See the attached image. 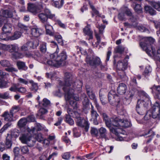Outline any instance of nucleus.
<instances>
[{
    "label": "nucleus",
    "instance_id": "nucleus-14",
    "mask_svg": "<svg viewBox=\"0 0 160 160\" xmlns=\"http://www.w3.org/2000/svg\"><path fill=\"white\" fill-rule=\"evenodd\" d=\"M110 132L112 133L115 134L117 137L116 140L118 141H122L123 138L122 136H120V134L123 133V131L120 128H114L113 127L111 128L110 129Z\"/></svg>",
    "mask_w": 160,
    "mask_h": 160
},
{
    "label": "nucleus",
    "instance_id": "nucleus-62",
    "mask_svg": "<svg viewBox=\"0 0 160 160\" xmlns=\"http://www.w3.org/2000/svg\"><path fill=\"white\" fill-rule=\"evenodd\" d=\"M56 40L58 41V43L61 44H62L63 43V40L62 39V36L61 35H57L55 36Z\"/></svg>",
    "mask_w": 160,
    "mask_h": 160
},
{
    "label": "nucleus",
    "instance_id": "nucleus-53",
    "mask_svg": "<svg viewBox=\"0 0 160 160\" xmlns=\"http://www.w3.org/2000/svg\"><path fill=\"white\" fill-rule=\"evenodd\" d=\"M13 56L14 58H22L24 57V55L23 53H22L18 52L17 51L14 54H13Z\"/></svg>",
    "mask_w": 160,
    "mask_h": 160
},
{
    "label": "nucleus",
    "instance_id": "nucleus-34",
    "mask_svg": "<svg viewBox=\"0 0 160 160\" xmlns=\"http://www.w3.org/2000/svg\"><path fill=\"white\" fill-rule=\"evenodd\" d=\"M27 120L25 118H21L18 122V125L20 128H22L25 126L27 123Z\"/></svg>",
    "mask_w": 160,
    "mask_h": 160
},
{
    "label": "nucleus",
    "instance_id": "nucleus-4",
    "mask_svg": "<svg viewBox=\"0 0 160 160\" xmlns=\"http://www.w3.org/2000/svg\"><path fill=\"white\" fill-rule=\"evenodd\" d=\"M65 88H63L65 92V99L67 101L69 102L70 104L74 109H76L78 108V105L77 101L79 100L77 96H75L74 94V89H71L69 91H66Z\"/></svg>",
    "mask_w": 160,
    "mask_h": 160
},
{
    "label": "nucleus",
    "instance_id": "nucleus-54",
    "mask_svg": "<svg viewBox=\"0 0 160 160\" xmlns=\"http://www.w3.org/2000/svg\"><path fill=\"white\" fill-rule=\"evenodd\" d=\"M124 50V48L121 46H118L115 49L116 52L120 53H122Z\"/></svg>",
    "mask_w": 160,
    "mask_h": 160
},
{
    "label": "nucleus",
    "instance_id": "nucleus-11",
    "mask_svg": "<svg viewBox=\"0 0 160 160\" xmlns=\"http://www.w3.org/2000/svg\"><path fill=\"white\" fill-rule=\"evenodd\" d=\"M76 122L78 126L84 128L86 131H88L89 127V124L87 120L84 119L83 118L81 117L77 120Z\"/></svg>",
    "mask_w": 160,
    "mask_h": 160
},
{
    "label": "nucleus",
    "instance_id": "nucleus-39",
    "mask_svg": "<svg viewBox=\"0 0 160 160\" xmlns=\"http://www.w3.org/2000/svg\"><path fill=\"white\" fill-rule=\"evenodd\" d=\"M35 139L34 138L30 137L25 144H28V146L29 147H32L35 145Z\"/></svg>",
    "mask_w": 160,
    "mask_h": 160
},
{
    "label": "nucleus",
    "instance_id": "nucleus-18",
    "mask_svg": "<svg viewBox=\"0 0 160 160\" xmlns=\"http://www.w3.org/2000/svg\"><path fill=\"white\" fill-rule=\"evenodd\" d=\"M88 63L91 66H95L100 65L101 62L99 58L96 56H94L92 59L88 61Z\"/></svg>",
    "mask_w": 160,
    "mask_h": 160
},
{
    "label": "nucleus",
    "instance_id": "nucleus-41",
    "mask_svg": "<svg viewBox=\"0 0 160 160\" xmlns=\"http://www.w3.org/2000/svg\"><path fill=\"white\" fill-rule=\"evenodd\" d=\"M5 145L7 148H9L12 145L11 137L8 136L6 138Z\"/></svg>",
    "mask_w": 160,
    "mask_h": 160
},
{
    "label": "nucleus",
    "instance_id": "nucleus-38",
    "mask_svg": "<svg viewBox=\"0 0 160 160\" xmlns=\"http://www.w3.org/2000/svg\"><path fill=\"white\" fill-rule=\"evenodd\" d=\"M71 116L66 114L65 116V122L71 125H73L74 124L73 120L71 118Z\"/></svg>",
    "mask_w": 160,
    "mask_h": 160
},
{
    "label": "nucleus",
    "instance_id": "nucleus-3",
    "mask_svg": "<svg viewBox=\"0 0 160 160\" xmlns=\"http://www.w3.org/2000/svg\"><path fill=\"white\" fill-rule=\"evenodd\" d=\"M143 93L142 99L138 101L136 106V110L137 113L140 115H143L146 113L147 107L150 103L148 95L145 92Z\"/></svg>",
    "mask_w": 160,
    "mask_h": 160
},
{
    "label": "nucleus",
    "instance_id": "nucleus-12",
    "mask_svg": "<svg viewBox=\"0 0 160 160\" xmlns=\"http://www.w3.org/2000/svg\"><path fill=\"white\" fill-rule=\"evenodd\" d=\"M2 117L4 118V120L6 121L11 122L15 121L18 118V115H15L14 116L12 114L8 111H6L2 115Z\"/></svg>",
    "mask_w": 160,
    "mask_h": 160
},
{
    "label": "nucleus",
    "instance_id": "nucleus-45",
    "mask_svg": "<svg viewBox=\"0 0 160 160\" xmlns=\"http://www.w3.org/2000/svg\"><path fill=\"white\" fill-rule=\"evenodd\" d=\"M11 98L9 92H5L4 93H0V98L7 99L10 98Z\"/></svg>",
    "mask_w": 160,
    "mask_h": 160
},
{
    "label": "nucleus",
    "instance_id": "nucleus-59",
    "mask_svg": "<svg viewBox=\"0 0 160 160\" xmlns=\"http://www.w3.org/2000/svg\"><path fill=\"white\" fill-rule=\"evenodd\" d=\"M18 82L20 84L27 85L28 83V81L26 79L20 78L18 79Z\"/></svg>",
    "mask_w": 160,
    "mask_h": 160
},
{
    "label": "nucleus",
    "instance_id": "nucleus-24",
    "mask_svg": "<svg viewBox=\"0 0 160 160\" xmlns=\"http://www.w3.org/2000/svg\"><path fill=\"white\" fill-rule=\"evenodd\" d=\"M30 137L27 133H23L20 135L19 139L22 143L26 144Z\"/></svg>",
    "mask_w": 160,
    "mask_h": 160
},
{
    "label": "nucleus",
    "instance_id": "nucleus-33",
    "mask_svg": "<svg viewBox=\"0 0 160 160\" xmlns=\"http://www.w3.org/2000/svg\"><path fill=\"white\" fill-rule=\"evenodd\" d=\"M150 4L152 6L158 11H160V2H156L154 1H151Z\"/></svg>",
    "mask_w": 160,
    "mask_h": 160
},
{
    "label": "nucleus",
    "instance_id": "nucleus-35",
    "mask_svg": "<svg viewBox=\"0 0 160 160\" xmlns=\"http://www.w3.org/2000/svg\"><path fill=\"white\" fill-rule=\"evenodd\" d=\"M87 0L88 4L90 5V7L92 10V17H93L94 15H96L97 16L101 17L100 15L99 14L98 11L93 6L90 5L88 0Z\"/></svg>",
    "mask_w": 160,
    "mask_h": 160
},
{
    "label": "nucleus",
    "instance_id": "nucleus-9",
    "mask_svg": "<svg viewBox=\"0 0 160 160\" xmlns=\"http://www.w3.org/2000/svg\"><path fill=\"white\" fill-rule=\"evenodd\" d=\"M127 62L125 61V60H119L118 62L117 65V68L119 71H122L123 74V75H121L120 73L118 72V75L121 78H123L126 75L124 71L127 69Z\"/></svg>",
    "mask_w": 160,
    "mask_h": 160
},
{
    "label": "nucleus",
    "instance_id": "nucleus-46",
    "mask_svg": "<svg viewBox=\"0 0 160 160\" xmlns=\"http://www.w3.org/2000/svg\"><path fill=\"white\" fill-rule=\"evenodd\" d=\"M21 151L23 154H28L29 152V148L27 146L21 147L20 148Z\"/></svg>",
    "mask_w": 160,
    "mask_h": 160
},
{
    "label": "nucleus",
    "instance_id": "nucleus-21",
    "mask_svg": "<svg viewBox=\"0 0 160 160\" xmlns=\"http://www.w3.org/2000/svg\"><path fill=\"white\" fill-rule=\"evenodd\" d=\"M1 16L6 18H11L12 16V13L8 10H2L0 12Z\"/></svg>",
    "mask_w": 160,
    "mask_h": 160
},
{
    "label": "nucleus",
    "instance_id": "nucleus-47",
    "mask_svg": "<svg viewBox=\"0 0 160 160\" xmlns=\"http://www.w3.org/2000/svg\"><path fill=\"white\" fill-rule=\"evenodd\" d=\"M152 90V92L154 93L155 91H156L157 93H160V86H157L155 85H153L150 88Z\"/></svg>",
    "mask_w": 160,
    "mask_h": 160
},
{
    "label": "nucleus",
    "instance_id": "nucleus-30",
    "mask_svg": "<svg viewBox=\"0 0 160 160\" xmlns=\"http://www.w3.org/2000/svg\"><path fill=\"white\" fill-rule=\"evenodd\" d=\"M41 103L40 106H42L45 108H48L51 105L50 101L46 98H43Z\"/></svg>",
    "mask_w": 160,
    "mask_h": 160
},
{
    "label": "nucleus",
    "instance_id": "nucleus-31",
    "mask_svg": "<svg viewBox=\"0 0 160 160\" xmlns=\"http://www.w3.org/2000/svg\"><path fill=\"white\" fill-rule=\"evenodd\" d=\"M21 109V108L19 105H14L13 106L10 110V113H12L13 115L14 114L19 111Z\"/></svg>",
    "mask_w": 160,
    "mask_h": 160
},
{
    "label": "nucleus",
    "instance_id": "nucleus-13",
    "mask_svg": "<svg viewBox=\"0 0 160 160\" xmlns=\"http://www.w3.org/2000/svg\"><path fill=\"white\" fill-rule=\"evenodd\" d=\"M2 48L5 50L8 51L10 52L15 53L18 51L19 49L18 45L16 44L8 45H3Z\"/></svg>",
    "mask_w": 160,
    "mask_h": 160
},
{
    "label": "nucleus",
    "instance_id": "nucleus-55",
    "mask_svg": "<svg viewBox=\"0 0 160 160\" xmlns=\"http://www.w3.org/2000/svg\"><path fill=\"white\" fill-rule=\"evenodd\" d=\"M40 50L42 53H45L47 51L46 44L43 43L40 46Z\"/></svg>",
    "mask_w": 160,
    "mask_h": 160
},
{
    "label": "nucleus",
    "instance_id": "nucleus-7",
    "mask_svg": "<svg viewBox=\"0 0 160 160\" xmlns=\"http://www.w3.org/2000/svg\"><path fill=\"white\" fill-rule=\"evenodd\" d=\"M151 114L152 118L157 123L160 119V103L156 102L152 108Z\"/></svg>",
    "mask_w": 160,
    "mask_h": 160
},
{
    "label": "nucleus",
    "instance_id": "nucleus-37",
    "mask_svg": "<svg viewBox=\"0 0 160 160\" xmlns=\"http://www.w3.org/2000/svg\"><path fill=\"white\" fill-rule=\"evenodd\" d=\"M144 9L146 11L148 12L151 15H154L156 14L155 11L149 6H145Z\"/></svg>",
    "mask_w": 160,
    "mask_h": 160
},
{
    "label": "nucleus",
    "instance_id": "nucleus-8",
    "mask_svg": "<svg viewBox=\"0 0 160 160\" xmlns=\"http://www.w3.org/2000/svg\"><path fill=\"white\" fill-rule=\"evenodd\" d=\"M108 99L109 102L111 104L117 106L118 105L120 101L118 96L113 91H111L109 92Z\"/></svg>",
    "mask_w": 160,
    "mask_h": 160
},
{
    "label": "nucleus",
    "instance_id": "nucleus-1",
    "mask_svg": "<svg viewBox=\"0 0 160 160\" xmlns=\"http://www.w3.org/2000/svg\"><path fill=\"white\" fill-rule=\"evenodd\" d=\"M139 45L142 49L150 57L160 60V49L155 44V40L151 37L145 38L144 42H141Z\"/></svg>",
    "mask_w": 160,
    "mask_h": 160
},
{
    "label": "nucleus",
    "instance_id": "nucleus-22",
    "mask_svg": "<svg viewBox=\"0 0 160 160\" xmlns=\"http://www.w3.org/2000/svg\"><path fill=\"white\" fill-rule=\"evenodd\" d=\"M42 33L41 30L38 28H33L31 29V34L34 37H38Z\"/></svg>",
    "mask_w": 160,
    "mask_h": 160
},
{
    "label": "nucleus",
    "instance_id": "nucleus-63",
    "mask_svg": "<svg viewBox=\"0 0 160 160\" xmlns=\"http://www.w3.org/2000/svg\"><path fill=\"white\" fill-rule=\"evenodd\" d=\"M96 26L97 28L99 29V32L100 34H102V32L105 28V27L104 25H99V24H96Z\"/></svg>",
    "mask_w": 160,
    "mask_h": 160
},
{
    "label": "nucleus",
    "instance_id": "nucleus-36",
    "mask_svg": "<svg viewBox=\"0 0 160 160\" xmlns=\"http://www.w3.org/2000/svg\"><path fill=\"white\" fill-rule=\"evenodd\" d=\"M63 4L64 0H60L58 1H54L53 3H52V4L55 7L59 8L62 7Z\"/></svg>",
    "mask_w": 160,
    "mask_h": 160
},
{
    "label": "nucleus",
    "instance_id": "nucleus-64",
    "mask_svg": "<svg viewBox=\"0 0 160 160\" xmlns=\"http://www.w3.org/2000/svg\"><path fill=\"white\" fill-rule=\"evenodd\" d=\"M20 132L18 129L14 130L13 132L12 133V135L14 137L17 138L20 135Z\"/></svg>",
    "mask_w": 160,
    "mask_h": 160
},
{
    "label": "nucleus",
    "instance_id": "nucleus-5",
    "mask_svg": "<svg viewBox=\"0 0 160 160\" xmlns=\"http://www.w3.org/2000/svg\"><path fill=\"white\" fill-rule=\"evenodd\" d=\"M65 83L62 84V82L59 83L61 86H64L63 89L65 88L66 91H69L71 89H76V84L73 80L72 75L69 72H66L65 73ZM76 88H77V87Z\"/></svg>",
    "mask_w": 160,
    "mask_h": 160
},
{
    "label": "nucleus",
    "instance_id": "nucleus-51",
    "mask_svg": "<svg viewBox=\"0 0 160 160\" xmlns=\"http://www.w3.org/2000/svg\"><path fill=\"white\" fill-rule=\"evenodd\" d=\"M138 29L141 32H146L147 33H149L150 32L149 31L148 29L142 26H139L137 27Z\"/></svg>",
    "mask_w": 160,
    "mask_h": 160
},
{
    "label": "nucleus",
    "instance_id": "nucleus-60",
    "mask_svg": "<svg viewBox=\"0 0 160 160\" xmlns=\"http://www.w3.org/2000/svg\"><path fill=\"white\" fill-rule=\"evenodd\" d=\"M70 154L68 152H66L63 154L62 157V158L65 160H68L70 157Z\"/></svg>",
    "mask_w": 160,
    "mask_h": 160
},
{
    "label": "nucleus",
    "instance_id": "nucleus-48",
    "mask_svg": "<svg viewBox=\"0 0 160 160\" xmlns=\"http://www.w3.org/2000/svg\"><path fill=\"white\" fill-rule=\"evenodd\" d=\"M47 110L43 108H41L38 110V115L42 116L43 115L45 114L48 112Z\"/></svg>",
    "mask_w": 160,
    "mask_h": 160
},
{
    "label": "nucleus",
    "instance_id": "nucleus-56",
    "mask_svg": "<svg viewBox=\"0 0 160 160\" xmlns=\"http://www.w3.org/2000/svg\"><path fill=\"white\" fill-rule=\"evenodd\" d=\"M26 119L27 122H34L35 121V117L33 115L28 116Z\"/></svg>",
    "mask_w": 160,
    "mask_h": 160
},
{
    "label": "nucleus",
    "instance_id": "nucleus-20",
    "mask_svg": "<svg viewBox=\"0 0 160 160\" xmlns=\"http://www.w3.org/2000/svg\"><path fill=\"white\" fill-rule=\"evenodd\" d=\"M90 25L87 24V26L83 29L84 33L86 35L89 36V39H92L93 38L92 32L91 30Z\"/></svg>",
    "mask_w": 160,
    "mask_h": 160
},
{
    "label": "nucleus",
    "instance_id": "nucleus-61",
    "mask_svg": "<svg viewBox=\"0 0 160 160\" xmlns=\"http://www.w3.org/2000/svg\"><path fill=\"white\" fill-rule=\"evenodd\" d=\"M36 139L39 142L42 141L43 140L44 138L42 136V135L40 133L38 134L36 137Z\"/></svg>",
    "mask_w": 160,
    "mask_h": 160
},
{
    "label": "nucleus",
    "instance_id": "nucleus-49",
    "mask_svg": "<svg viewBox=\"0 0 160 160\" xmlns=\"http://www.w3.org/2000/svg\"><path fill=\"white\" fill-rule=\"evenodd\" d=\"M45 26L46 33L51 36L52 35L53 33L50 30V29L52 28V26L48 25H46Z\"/></svg>",
    "mask_w": 160,
    "mask_h": 160
},
{
    "label": "nucleus",
    "instance_id": "nucleus-43",
    "mask_svg": "<svg viewBox=\"0 0 160 160\" xmlns=\"http://www.w3.org/2000/svg\"><path fill=\"white\" fill-rule=\"evenodd\" d=\"M148 135H149L148 137H150V138L147 141V143H149L151 141L153 137L155 135V134L152 130H149L148 131L147 133L143 135V136H146Z\"/></svg>",
    "mask_w": 160,
    "mask_h": 160
},
{
    "label": "nucleus",
    "instance_id": "nucleus-52",
    "mask_svg": "<svg viewBox=\"0 0 160 160\" xmlns=\"http://www.w3.org/2000/svg\"><path fill=\"white\" fill-rule=\"evenodd\" d=\"M99 97L101 102L103 105H105L107 103V102L106 101L103 102L104 99H106V98L102 94L101 91L99 92Z\"/></svg>",
    "mask_w": 160,
    "mask_h": 160
},
{
    "label": "nucleus",
    "instance_id": "nucleus-42",
    "mask_svg": "<svg viewBox=\"0 0 160 160\" xmlns=\"http://www.w3.org/2000/svg\"><path fill=\"white\" fill-rule=\"evenodd\" d=\"M99 133L101 137L104 138L106 137L107 130L105 128H101L99 129Z\"/></svg>",
    "mask_w": 160,
    "mask_h": 160
},
{
    "label": "nucleus",
    "instance_id": "nucleus-27",
    "mask_svg": "<svg viewBox=\"0 0 160 160\" xmlns=\"http://www.w3.org/2000/svg\"><path fill=\"white\" fill-rule=\"evenodd\" d=\"M17 65L19 69H22L26 70L28 69V67L26 66L25 63L22 61H18L17 62Z\"/></svg>",
    "mask_w": 160,
    "mask_h": 160
},
{
    "label": "nucleus",
    "instance_id": "nucleus-58",
    "mask_svg": "<svg viewBox=\"0 0 160 160\" xmlns=\"http://www.w3.org/2000/svg\"><path fill=\"white\" fill-rule=\"evenodd\" d=\"M11 65V66L9 67H7V68L5 69V70L8 72H17L18 71V70L13 67H12Z\"/></svg>",
    "mask_w": 160,
    "mask_h": 160
},
{
    "label": "nucleus",
    "instance_id": "nucleus-40",
    "mask_svg": "<svg viewBox=\"0 0 160 160\" xmlns=\"http://www.w3.org/2000/svg\"><path fill=\"white\" fill-rule=\"evenodd\" d=\"M21 33L19 32H15L14 35L10 37L11 40H13L19 38L21 36Z\"/></svg>",
    "mask_w": 160,
    "mask_h": 160
},
{
    "label": "nucleus",
    "instance_id": "nucleus-32",
    "mask_svg": "<svg viewBox=\"0 0 160 160\" xmlns=\"http://www.w3.org/2000/svg\"><path fill=\"white\" fill-rule=\"evenodd\" d=\"M38 16L41 22L43 23L47 21L48 18L43 12L39 13Z\"/></svg>",
    "mask_w": 160,
    "mask_h": 160
},
{
    "label": "nucleus",
    "instance_id": "nucleus-6",
    "mask_svg": "<svg viewBox=\"0 0 160 160\" xmlns=\"http://www.w3.org/2000/svg\"><path fill=\"white\" fill-rule=\"evenodd\" d=\"M112 126L117 127L115 128H120L122 130L123 128H126L130 127L131 124L128 120L119 117H115V118L112 119Z\"/></svg>",
    "mask_w": 160,
    "mask_h": 160
},
{
    "label": "nucleus",
    "instance_id": "nucleus-19",
    "mask_svg": "<svg viewBox=\"0 0 160 160\" xmlns=\"http://www.w3.org/2000/svg\"><path fill=\"white\" fill-rule=\"evenodd\" d=\"M12 30V25L9 23H5L2 28V30L5 33H10Z\"/></svg>",
    "mask_w": 160,
    "mask_h": 160
},
{
    "label": "nucleus",
    "instance_id": "nucleus-29",
    "mask_svg": "<svg viewBox=\"0 0 160 160\" xmlns=\"http://www.w3.org/2000/svg\"><path fill=\"white\" fill-rule=\"evenodd\" d=\"M29 82L31 84V90L34 92H36L38 89V84L32 80H30Z\"/></svg>",
    "mask_w": 160,
    "mask_h": 160
},
{
    "label": "nucleus",
    "instance_id": "nucleus-10",
    "mask_svg": "<svg viewBox=\"0 0 160 160\" xmlns=\"http://www.w3.org/2000/svg\"><path fill=\"white\" fill-rule=\"evenodd\" d=\"M42 8V6L41 4L37 5L33 3L28 4V10L34 14L41 12Z\"/></svg>",
    "mask_w": 160,
    "mask_h": 160
},
{
    "label": "nucleus",
    "instance_id": "nucleus-25",
    "mask_svg": "<svg viewBox=\"0 0 160 160\" xmlns=\"http://www.w3.org/2000/svg\"><path fill=\"white\" fill-rule=\"evenodd\" d=\"M44 13L48 18L53 20H55L56 17L55 15L54 14H52L49 9L45 8L44 10Z\"/></svg>",
    "mask_w": 160,
    "mask_h": 160
},
{
    "label": "nucleus",
    "instance_id": "nucleus-17",
    "mask_svg": "<svg viewBox=\"0 0 160 160\" xmlns=\"http://www.w3.org/2000/svg\"><path fill=\"white\" fill-rule=\"evenodd\" d=\"M127 89L126 85L123 83H121L119 84L117 88L118 93L120 95H123L126 92Z\"/></svg>",
    "mask_w": 160,
    "mask_h": 160
},
{
    "label": "nucleus",
    "instance_id": "nucleus-57",
    "mask_svg": "<svg viewBox=\"0 0 160 160\" xmlns=\"http://www.w3.org/2000/svg\"><path fill=\"white\" fill-rule=\"evenodd\" d=\"M91 120L97 118L99 115L96 111H91Z\"/></svg>",
    "mask_w": 160,
    "mask_h": 160
},
{
    "label": "nucleus",
    "instance_id": "nucleus-16",
    "mask_svg": "<svg viewBox=\"0 0 160 160\" xmlns=\"http://www.w3.org/2000/svg\"><path fill=\"white\" fill-rule=\"evenodd\" d=\"M129 20L130 21L132 22V23H129L127 22H124V26L127 28H130L132 27H136L138 25L136 19L132 17L130 18Z\"/></svg>",
    "mask_w": 160,
    "mask_h": 160
},
{
    "label": "nucleus",
    "instance_id": "nucleus-26",
    "mask_svg": "<svg viewBox=\"0 0 160 160\" xmlns=\"http://www.w3.org/2000/svg\"><path fill=\"white\" fill-rule=\"evenodd\" d=\"M141 2H136L135 4L134 3V6L132 5L135 12L138 13H140L142 12V8L139 4Z\"/></svg>",
    "mask_w": 160,
    "mask_h": 160
},
{
    "label": "nucleus",
    "instance_id": "nucleus-44",
    "mask_svg": "<svg viewBox=\"0 0 160 160\" xmlns=\"http://www.w3.org/2000/svg\"><path fill=\"white\" fill-rule=\"evenodd\" d=\"M0 64L2 66L4 67H9L11 64L9 61L6 60H2L0 62Z\"/></svg>",
    "mask_w": 160,
    "mask_h": 160
},
{
    "label": "nucleus",
    "instance_id": "nucleus-15",
    "mask_svg": "<svg viewBox=\"0 0 160 160\" xmlns=\"http://www.w3.org/2000/svg\"><path fill=\"white\" fill-rule=\"evenodd\" d=\"M104 120L105 121V123L106 126L108 127L110 129L111 128H112V119L115 118V117L109 118L107 115L104 113H103L102 114Z\"/></svg>",
    "mask_w": 160,
    "mask_h": 160
},
{
    "label": "nucleus",
    "instance_id": "nucleus-28",
    "mask_svg": "<svg viewBox=\"0 0 160 160\" xmlns=\"http://www.w3.org/2000/svg\"><path fill=\"white\" fill-rule=\"evenodd\" d=\"M86 88L87 94L90 98L91 99L93 100V101L96 100V98L95 96L92 92V90L89 88H88L87 87Z\"/></svg>",
    "mask_w": 160,
    "mask_h": 160
},
{
    "label": "nucleus",
    "instance_id": "nucleus-50",
    "mask_svg": "<svg viewBox=\"0 0 160 160\" xmlns=\"http://www.w3.org/2000/svg\"><path fill=\"white\" fill-rule=\"evenodd\" d=\"M152 71V69L151 67L150 66H147L145 68L143 74L145 76H146L148 74L151 72Z\"/></svg>",
    "mask_w": 160,
    "mask_h": 160
},
{
    "label": "nucleus",
    "instance_id": "nucleus-2",
    "mask_svg": "<svg viewBox=\"0 0 160 160\" xmlns=\"http://www.w3.org/2000/svg\"><path fill=\"white\" fill-rule=\"evenodd\" d=\"M50 56L51 60H48L45 58L43 61L44 63L57 67L65 65L67 56L64 51H62L59 54L57 52H55L50 54Z\"/></svg>",
    "mask_w": 160,
    "mask_h": 160
},
{
    "label": "nucleus",
    "instance_id": "nucleus-23",
    "mask_svg": "<svg viewBox=\"0 0 160 160\" xmlns=\"http://www.w3.org/2000/svg\"><path fill=\"white\" fill-rule=\"evenodd\" d=\"M35 127H32L31 129L30 130V132L32 133L35 134L34 133L36 129H37V131H40L43 130L45 128L44 126L41 125L40 123H36L35 124Z\"/></svg>",
    "mask_w": 160,
    "mask_h": 160
}]
</instances>
